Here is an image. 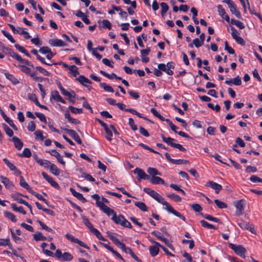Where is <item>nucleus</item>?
<instances>
[{"label":"nucleus","mask_w":262,"mask_h":262,"mask_svg":"<svg viewBox=\"0 0 262 262\" xmlns=\"http://www.w3.org/2000/svg\"><path fill=\"white\" fill-rule=\"evenodd\" d=\"M27 128L29 131H31V132L34 131L36 128V125H35L34 121H31L30 122H29V123L28 124Z\"/></svg>","instance_id":"64"},{"label":"nucleus","mask_w":262,"mask_h":262,"mask_svg":"<svg viewBox=\"0 0 262 262\" xmlns=\"http://www.w3.org/2000/svg\"><path fill=\"white\" fill-rule=\"evenodd\" d=\"M34 135L36 140L40 139L41 141H43L46 138V137L43 136V132L40 130H36L34 132Z\"/></svg>","instance_id":"38"},{"label":"nucleus","mask_w":262,"mask_h":262,"mask_svg":"<svg viewBox=\"0 0 262 262\" xmlns=\"http://www.w3.org/2000/svg\"><path fill=\"white\" fill-rule=\"evenodd\" d=\"M11 207L13 209V211L20 212L24 215L26 214V211L24 209L23 207L21 206L17 207L16 204L12 203L11 205Z\"/></svg>","instance_id":"27"},{"label":"nucleus","mask_w":262,"mask_h":262,"mask_svg":"<svg viewBox=\"0 0 262 262\" xmlns=\"http://www.w3.org/2000/svg\"><path fill=\"white\" fill-rule=\"evenodd\" d=\"M162 8L161 15L163 16L169 9V7L165 3L162 2L160 4Z\"/></svg>","instance_id":"44"},{"label":"nucleus","mask_w":262,"mask_h":262,"mask_svg":"<svg viewBox=\"0 0 262 262\" xmlns=\"http://www.w3.org/2000/svg\"><path fill=\"white\" fill-rule=\"evenodd\" d=\"M244 200H241L235 203V206L236 208L235 214L237 216H240L243 213L244 210Z\"/></svg>","instance_id":"9"},{"label":"nucleus","mask_w":262,"mask_h":262,"mask_svg":"<svg viewBox=\"0 0 262 262\" xmlns=\"http://www.w3.org/2000/svg\"><path fill=\"white\" fill-rule=\"evenodd\" d=\"M34 239L36 241H45L47 239V237L44 236L40 232H37L33 235Z\"/></svg>","instance_id":"33"},{"label":"nucleus","mask_w":262,"mask_h":262,"mask_svg":"<svg viewBox=\"0 0 262 262\" xmlns=\"http://www.w3.org/2000/svg\"><path fill=\"white\" fill-rule=\"evenodd\" d=\"M3 161L5 162V163L7 165V166L9 168V169L14 171L15 170H16V166L12 163H11L7 159L4 158L3 159Z\"/></svg>","instance_id":"39"},{"label":"nucleus","mask_w":262,"mask_h":262,"mask_svg":"<svg viewBox=\"0 0 262 262\" xmlns=\"http://www.w3.org/2000/svg\"><path fill=\"white\" fill-rule=\"evenodd\" d=\"M57 102H60L62 103H66V101L62 99L59 93L57 91H52L51 93V97Z\"/></svg>","instance_id":"16"},{"label":"nucleus","mask_w":262,"mask_h":262,"mask_svg":"<svg viewBox=\"0 0 262 262\" xmlns=\"http://www.w3.org/2000/svg\"><path fill=\"white\" fill-rule=\"evenodd\" d=\"M163 141L169 145H170L171 147H173V145L175 144V143L173 141L175 140L171 137H165L164 135H162L161 136Z\"/></svg>","instance_id":"29"},{"label":"nucleus","mask_w":262,"mask_h":262,"mask_svg":"<svg viewBox=\"0 0 262 262\" xmlns=\"http://www.w3.org/2000/svg\"><path fill=\"white\" fill-rule=\"evenodd\" d=\"M2 32L3 34V35L8 38L12 43H14L15 42V39L13 38L12 35L8 33V32L5 31V30H2Z\"/></svg>","instance_id":"55"},{"label":"nucleus","mask_w":262,"mask_h":262,"mask_svg":"<svg viewBox=\"0 0 262 262\" xmlns=\"http://www.w3.org/2000/svg\"><path fill=\"white\" fill-rule=\"evenodd\" d=\"M230 8V10L231 12L235 15V16L238 18H241L242 16L241 13L239 11H238L236 9V6L233 2L232 5L231 4L229 6H228Z\"/></svg>","instance_id":"17"},{"label":"nucleus","mask_w":262,"mask_h":262,"mask_svg":"<svg viewBox=\"0 0 262 262\" xmlns=\"http://www.w3.org/2000/svg\"><path fill=\"white\" fill-rule=\"evenodd\" d=\"M37 222L38 223V224L40 225V226L42 227V228L43 229H44L48 232H53V230L51 228L48 227L46 225H45L43 222H42L40 220H38Z\"/></svg>","instance_id":"58"},{"label":"nucleus","mask_w":262,"mask_h":262,"mask_svg":"<svg viewBox=\"0 0 262 262\" xmlns=\"http://www.w3.org/2000/svg\"><path fill=\"white\" fill-rule=\"evenodd\" d=\"M66 237L68 240L70 241L71 242L78 244L79 245H80V246H81L85 249H90L89 247L85 243H84L83 242L80 241L78 238L74 237V236H73L72 235H71L69 233H67L66 234Z\"/></svg>","instance_id":"6"},{"label":"nucleus","mask_w":262,"mask_h":262,"mask_svg":"<svg viewBox=\"0 0 262 262\" xmlns=\"http://www.w3.org/2000/svg\"><path fill=\"white\" fill-rule=\"evenodd\" d=\"M128 93L129 94V95L135 99H137L140 97L139 93L137 92L129 90L128 91Z\"/></svg>","instance_id":"63"},{"label":"nucleus","mask_w":262,"mask_h":262,"mask_svg":"<svg viewBox=\"0 0 262 262\" xmlns=\"http://www.w3.org/2000/svg\"><path fill=\"white\" fill-rule=\"evenodd\" d=\"M68 108L74 114H81L82 113L83 110L82 108H77L72 106H69Z\"/></svg>","instance_id":"56"},{"label":"nucleus","mask_w":262,"mask_h":262,"mask_svg":"<svg viewBox=\"0 0 262 262\" xmlns=\"http://www.w3.org/2000/svg\"><path fill=\"white\" fill-rule=\"evenodd\" d=\"M28 98L30 100L33 101L36 105L38 103L39 101H38L37 97L35 94H29L28 95Z\"/></svg>","instance_id":"61"},{"label":"nucleus","mask_w":262,"mask_h":262,"mask_svg":"<svg viewBox=\"0 0 262 262\" xmlns=\"http://www.w3.org/2000/svg\"><path fill=\"white\" fill-rule=\"evenodd\" d=\"M35 114L39 119V120L41 122H42L45 123H47L46 118L43 114L40 113L36 112L35 113Z\"/></svg>","instance_id":"59"},{"label":"nucleus","mask_w":262,"mask_h":262,"mask_svg":"<svg viewBox=\"0 0 262 262\" xmlns=\"http://www.w3.org/2000/svg\"><path fill=\"white\" fill-rule=\"evenodd\" d=\"M200 223H201L202 226L204 228H208V229H216V228L214 225L209 224L208 223H207L206 221H205L204 220H201L200 221Z\"/></svg>","instance_id":"45"},{"label":"nucleus","mask_w":262,"mask_h":262,"mask_svg":"<svg viewBox=\"0 0 262 262\" xmlns=\"http://www.w3.org/2000/svg\"><path fill=\"white\" fill-rule=\"evenodd\" d=\"M69 70L70 71V73L72 74L73 76L75 77H76L77 75H78L79 74L78 71V68L75 65L70 66L69 67Z\"/></svg>","instance_id":"32"},{"label":"nucleus","mask_w":262,"mask_h":262,"mask_svg":"<svg viewBox=\"0 0 262 262\" xmlns=\"http://www.w3.org/2000/svg\"><path fill=\"white\" fill-rule=\"evenodd\" d=\"M50 45L54 47H64L67 46V43L59 39H51L49 40Z\"/></svg>","instance_id":"11"},{"label":"nucleus","mask_w":262,"mask_h":262,"mask_svg":"<svg viewBox=\"0 0 262 262\" xmlns=\"http://www.w3.org/2000/svg\"><path fill=\"white\" fill-rule=\"evenodd\" d=\"M30 192L33 195L35 196L38 199L43 201L46 204L48 205V201L46 199L43 198V196L40 194L36 193V192H34V191H33L32 190L30 191Z\"/></svg>","instance_id":"52"},{"label":"nucleus","mask_w":262,"mask_h":262,"mask_svg":"<svg viewBox=\"0 0 262 262\" xmlns=\"http://www.w3.org/2000/svg\"><path fill=\"white\" fill-rule=\"evenodd\" d=\"M214 203L216 204V205L219 207V208L223 209V208H226L227 207V205L226 203H225L223 202H222L217 199H215L214 200Z\"/></svg>","instance_id":"50"},{"label":"nucleus","mask_w":262,"mask_h":262,"mask_svg":"<svg viewBox=\"0 0 262 262\" xmlns=\"http://www.w3.org/2000/svg\"><path fill=\"white\" fill-rule=\"evenodd\" d=\"M159 246L157 245L151 246L149 248L150 254L151 256L155 257L157 255L159 252Z\"/></svg>","instance_id":"22"},{"label":"nucleus","mask_w":262,"mask_h":262,"mask_svg":"<svg viewBox=\"0 0 262 262\" xmlns=\"http://www.w3.org/2000/svg\"><path fill=\"white\" fill-rule=\"evenodd\" d=\"M231 30H232V37L235 40L236 42L242 46H244L245 45V41L242 37L238 36L239 33L237 30L232 27L231 28Z\"/></svg>","instance_id":"5"},{"label":"nucleus","mask_w":262,"mask_h":262,"mask_svg":"<svg viewBox=\"0 0 262 262\" xmlns=\"http://www.w3.org/2000/svg\"><path fill=\"white\" fill-rule=\"evenodd\" d=\"M119 248L122 249L125 253H129L130 255L134 252L130 248L126 247L125 245L123 243H122Z\"/></svg>","instance_id":"42"},{"label":"nucleus","mask_w":262,"mask_h":262,"mask_svg":"<svg viewBox=\"0 0 262 262\" xmlns=\"http://www.w3.org/2000/svg\"><path fill=\"white\" fill-rule=\"evenodd\" d=\"M133 172L135 174L137 175V179L139 181H140L142 179L148 180L149 179V176L146 174L143 170L139 168H136Z\"/></svg>","instance_id":"4"},{"label":"nucleus","mask_w":262,"mask_h":262,"mask_svg":"<svg viewBox=\"0 0 262 262\" xmlns=\"http://www.w3.org/2000/svg\"><path fill=\"white\" fill-rule=\"evenodd\" d=\"M25 30L26 29L18 27V30L16 32V33L20 35H24V37L26 39H29L31 37V36L29 35V33L27 32Z\"/></svg>","instance_id":"26"},{"label":"nucleus","mask_w":262,"mask_h":262,"mask_svg":"<svg viewBox=\"0 0 262 262\" xmlns=\"http://www.w3.org/2000/svg\"><path fill=\"white\" fill-rule=\"evenodd\" d=\"M230 23L232 25H235L236 26H237L238 28H239L241 29H243L245 28L244 24L242 22H241L239 20H235L234 19H231Z\"/></svg>","instance_id":"36"},{"label":"nucleus","mask_w":262,"mask_h":262,"mask_svg":"<svg viewBox=\"0 0 262 262\" xmlns=\"http://www.w3.org/2000/svg\"><path fill=\"white\" fill-rule=\"evenodd\" d=\"M4 215H5V217L11 220V221L12 222L16 223L17 222V220L15 217V215L14 214H13L12 213H11L10 212H8V211H5Z\"/></svg>","instance_id":"35"},{"label":"nucleus","mask_w":262,"mask_h":262,"mask_svg":"<svg viewBox=\"0 0 262 262\" xmlns=\"http://www.w3.org/2000/svg\"><path fill=\"white\" fill-rule=\"evenodd\" d=\"M12 141L13 142L14 146L18 150H20L23 146V143L22 141L17 137L14 136L11 139Z\"/></svg>","instance_id":"18"},{"label":"nucleus","mask_w":262,"mask_h":262,"mask_svg":"<svg viewBox=\"0 0 262 262\" xmlns=\"http://www.w3.org/2000/svg\"><path fill=\"white\" fill-rule=\"evenodd\" d=\"M19 185H20L21 187L26 189L30 192L32 190L31 187L28 184V183L25 181V180L23 176H20Z\"/></svg>","instance_id":"24"},{"label":"nucleus","mask_w":262,"mask_h":262,"mask_svg":"<svg viewBox=\"0 0 262 262\" xmlns=\"http://www.w3.org/2000/svg\"><path fill=\"white\" fill-rule=\"evenodd\" d=\"M108 237L114 242V243L118 247L122 244L121 242L114 235V233H111L110 231L106 232Z\"/></svg>","instance_id":"21"},{"label":"nucleus","mask_w":262,"mask_h":262,"mask_svg":"<svg viewBox=\"0 0 262 262\" xmlns=\"http://www.w3.org/2000/svg\"><path fill=\"white\" fill-rule=\"evenodd\" d=\"M70 191L72 194L76 198H77L80 201H82L83 203H86L87 200L83 196L82 194L79 192L76 191L73 188H70Z\"/></svg>","instance_id":"19"},{"label":"nucleus","mask_w":262,"mask_h":262,"mask_svg":"<svg viewBox=\"0 0 262 262\" xmlns=\"http://www.w3.org/2000/svg\"><path fill=\"white\" fill-rule=\"evenodd\" d=\"M19 156L21 157L30 158L31 156V151L29 148H24L23 153L19 154Z\"/></svg>","instance_id":"41"},{"label":"nucleus","mask_w":262,"mask_h":262,"mask_svg":"<svg viewBox=\"0 0 262 262\" xmlns=\"http://www.w3.org/2000/svg\"><path fill=\"white\" fill-rule=\"evenodd\" d=\"M105 133L107 135L106 136V138L110 141H111L112 139V137L113 136V134L112 131L108 128V126L106 127V128H104Z\"/></svg>","instance_id":"57"},{"label":"nucleus","mask_w":262,"mask_h":262,"mask_svg":"<svg viewBox=\"0 0 262 262\" xmlns=\"http://www.w3.org/2000/svg\"><path fill=\"white\" fill-rule=\"evenodd\" d=\"M163 141L169 145H170L171 147H173V145L175 144V143L173 141L175 140L171 137H165L164 135H162L161 136Z\"/></svg>","instance_id":"30"},{"label":"nucleus","mask_w":262,"mask_h":262,"mask_svg":"<svg viewBox=\"0 0 262 262\" xmlns=\"http://www.w3.org/2000/svg\"><path fill=\"white\" fill-rule=\"evenodd\" d=\"M229 247L234 251V252L242 258H245V253L246 249L242 245H236L232 243L229 244Z\"/></svg>","instance_id":"3"},{"label":"nucleus","mask_w":262,"mask_h":262,"mask_svg":"<svg viewBox=\"0 0 262 262\" xmlns=\"http://www.w3.org/2000/svg\"><path fill=\"white\" fill-rule=\"evenodd\" d=\"M201 214L203 217H204L205 219H206L209 221L217 222V223L220 222V219L214 217L210 215L203 214Z\"/></svg>","instance_id":"46"},{"label":"nucleus","mask_w":262,"mask_h":262,"mask_svg":"<svg viewBox=\"0 0 262 262\" xmlns=\"http://www.w3.org/2000/svg\"><path fill=\"white\" fill-rule=\"evenodd\" d=\"M38 164L45 168H48L49 167L51 162L47 160L41 159L40 160H38Z\"/></svg>","instance_id":"48"},{"label":"nucleus","mask_w":262,"mask_h":262,"mask_svg":"<svg viewBox=\"0 0 262 262\" xmlns=\"http://www.w3.org/2000/svg\"><path fill=\"white\" fill-rule=\"evenodd\" d=\"M49 168L50 171L55 176H58L60 174V170L58 168V167L54 164L51 163Z\"/></svg>","instance_id":"25"},{"label":"nucleus","mask_w":262,"mask_h":262,"mask_svg":"<svg viewBox=\"0 0 262 262\" xmlns=\"http://www.w3.org/2000/svg\"><path fill=\"white\" fill-rule=\"evenodd\" d=\"M11 196L13 199H14V200L17 201L18 203L21 204H27V202L23 200L22 198L18 197L15 194H12Z\"/></svg>","instance_id":"49"},{"label":"nucleus","mask_w":262,"mask_h":262,"mask_svg":"<svg viewBox=\"0 0 262 262\" xmlns=\"http://www.w3.org/2000/svg\"><path fill=\"white\" fill-rule=\"evenodd\" d=\"M18 67L23 72L25 73L26 74H28L30 76V74L32 73L31 72V69L26 67L25 65H18Z\"/></svg>","instance_id":"37"},{"label":"nucleus","mask_w":262,"mask_h":262,"mask_svg":"<svg viewBox=\"0 0 262 262\" xmlns=\"http://www.w3.org/2000/svg\"><path fill=\"white\" fill-rule=\"evenodd\" d=\"M64 130L69 134L77 143L82 144V141L77 133L73 129L65 128Z\"/></svg>","instance_id":"7"},{"label":"nucleus","mask_w":262,"mask_h":262,"mask_svg":"<svg viewBox=\"0 0 262 262\" xmlns=\"http://www.w3.org/2000/svg\"><path fill=\"white\" fill-rule=\"evenodd\" d=\"M135 205L138 207L142 211H146L147 210L145 204L142 202H136Z\"/></svg>","instance_id":"34"},{"label":"nucleus","mask_w":262,"mask_h":262,"mask_svg":"<svg viewBox=\"0 0 262 262\" xmlns=\"http://www.w3.org/2000/svg\"><path fill=\"white\" fill-rule=\"evenodd\" d=\"M41 175L53 187L55 188H58V184L53 180V179L48 176L46 172H42Z\"/></svg>","instance_id":"13"},{"label":"nucleus","mask_w":262,"mask_h":262,"mask_svg":"<svg viewBox=\"0 0 262 262\" xmlns=\"http://www.w3.org/2000/svg\"><path fill=\"white\" fill-rule=\"evenodd\" d=\"M100 86L103 88L105 91L109 92H114V90L112 86L109 85H107L105 83H100Z\"/></svg>","instance_id":"47"},{"label":"nucleus","mask_w":262,"mask_h":262,"mask_svg":"<svg viewBox=\"0 0 262 262\" xmlns=\"http://www.w3.org/2000/svg\"><path fill=\"white\" fill-rule=\"evenodd\" d=\"M206 186L211 187L215 190V193H219L222 189V186L220 184L211 181H208L206 184Z\"/></svg>","instance_id":"10"},{"label":"nucleus","mask_w":262,"mask_h":262,"mask_svg":"<svg viewBox=\"0 0 262 262\" xmlns=\"http://www.w3.org/2000/svg\"><path fill=\"white\" fill-rule=\"evenodd\" d=\"M3 126L6 134L9 137H12L13 135V130L6 124H3Z\"/></svg>","instance_id":"43"},{"label":"nucleus","mask_w":262,"mask_h":262,"mask_svg":"<svg viewBox=\"0 0 262 262\" xmlns=\"http://www.w3.org/2000/svg\"><path fill=\"white\" fill-rule=\"evenodd\" d=\"M167 196L173 199L174 201L177 202H179L181 201V198L179 195L175 193L167 194Z\"/></svg>","instance_id":"53"},{"label":"nucleus","mask_w":262,"mask_h":262,"mask_svg":"<svg viewBox=\"0 0 262 262\" xmlns=\"http://www.w3.org/2000/svg\"><path fill=\"white\" fill-rule=\"evenodd\" d=\"M0 180H1V182L3 184H4V185H5V187L7 189H8L10 190L13 189V188L14 187V185L13 183L11 181H10L8 178H7V177H5L4 176H0Z\"/></svg>","instance_id":"8"},{"label":"nucleus","mask_w":262,"mask_h":262,"mask_svg":"<svg viewBox=\"0 0 262 262\" xmlns=\"http://www.w3.org/2000/svg\"><path fill=\"white\" fill-rule=\"evenodd\" d=\"M217 11L223 18L225 19L228 23L230 22L229 16L226 14L225 9L221 5L217 6Z\"/></svg>","instance_id":"15"},{"label":"nucleus","mask_w":262,"mask_h":262,"mask_svg":"<svg viewBox=\"0 0 262 262\" xmlns=\"http://www.w3.org/2000/svg\"><path fill=\"white\" fill-rule=\"evenodd\" d=\"M152 234L157 237L159 239L162 241L164 243H166L168 239L163 236V235L159 231H154L152 232Z\"/></svg>","instance_id":"28"},{"label":"nucleus","mask_w":262,"mask_h":262,"mask_svg":"<svg viewBox=\"0 0 262 262\" xmlns=\"http://www.w3.org/2000/svg\"><path fill=\"white\" fill-rule=\"evenodd\" d=\"M5 75H6V77L8 79L11 80V82L14 84H17L19 82L18 80L15 77H14L12 75L9 74V73H6Z\"/></svg>","instance_id":"54"},{"label":"nucleus","mask_w":262,"mask_h":262,"mask_svg":"<svg viewBox=\"0 0 262 262\" xmlns=\"http://www.w3.org/2000/svg\"><path fill=\"white\" fill-rule=\"evenodd\" d=\"M63 260L66 261H70L73 259V256L69 252H64L62 254Z\"/></svg>","instance_id":"60"},{"label":"nucleus","mask_w":262,"mask_h":262,"mask_svg":"<svg viewBox=\"0 0 262 262\" xmlns=\"http://www.w3.org/2000/svg\"><path fill=\"white\" fill-rule=\"evenodd\" d=\"M80 171H81L82 173V177L84 178L86 180L88 181H91V182H94L95 181V179L92 177V176H91L89 174L86 173L84 172H83L82 171V169H80Z\"/></svg>","instance_id":"51"},{"label":"nucleus","mask_w":262,"mask_h":262,"mask_svg":"<svg viewBox=\"0 0 262 262\" xmlns=\"http://www.w3.org/2000/svg\"><path fill=\"white\" fill-rule=\"evenodd\" d=\"M35 69L45 76L50 75V73L48 71L40 67H36Z\"/></svg>","instance_id":"62"},{"label":"nucleus","mask_w":262,"mask_h":262,"mask_svg":"<svg viewBox=\"0 0 262 262\" xmlns=\"http://www.w3.org/2000/svg\"><path fill=\"white\" fill-rule=\"evenodd\" d=\"M0 111H1V115H2V117H3V118L4 119V120L10 125V126H11L12 127V128L14 130H18L17 127L14 124L13 121L11 119H10L7 116V115L5 114V113L2 110L0 109Z\"/></svg>","instance_id":"14"},{"label":"nucleus","mask_w":262,"mask_h":262,"mask_svg":"<svg viewBox=\"0 0 262 262\" xmlns=\"http://www.w3.org/2000/svg\"><path fill=\"white\" fill-rule=\"evenodd\" d=\"M76 80L78 81L83 86L89 88V86L85 83H91V81L86 77L83 75H80L78 78H76Z\"/></svg>","instance_id":"20"},{"label":"nucleus","mask_w":262,"mask_h":262,"mask_svg":"<svg viewBox=\"0 0 262 262\" xmlns=\"http://www.w3.org/2000/svg\"><path fill=\"white\" fill-rule=\"evenodd\" d=\"M148 180L152 184H163L166 186V184L165 183L164 180L157 176L149 177Z\"/></svg>","instance_id":"12"},{"label":"nucleus","mask_w":262,"mask_h":262,"mask_svg":"<svg viewBox=\"0 0 262 262\" xmlns=\"http://www.w3.org/2000/svg\"><path fill=\"white\" fill-rule=\"evenodd\" d=\"M102 211L104 213H106L108 216L113 215V216H114L116 215V213H115L114 210L113 209L110 208V207H107V206L105 208V209H104L102 210Z\"/></svg>","instance_id":"40"},{"label":"nucleus","mask_w":262,"mask_h":262,"mask_svg":"<svg viewBox=\"0 0 262 262\" xmlns=\"http://www.w3.org/2000/svg\"><path fill=\"white\" fill-rule=\"evenodd\" d=\"M143 191L156 200L159 203L162 204V205L165 206V209L169 213H171L181 219L184 222L186 221L185 217L183 216L180 213L177 211L174 210L169 204L167 202H166L164 198H163L160 194L158 192H156L154 190H152L148 188H144L143 189Z\"/></svg>","instance_id":"1"},{"label":"nucleus","mask_w":262,"mask_h":262,"mask_svg":"<svg viewBox=\"0 0 262 262\" xmlns=\"http://www.w3.org/2000/svg\"><path fill=\"white\" fill-rule=\"evenodd\" d=\"M112 220L116 224L120 225L121 226L128 228H132V226L130 223L125 219L124 216L122 214L119 215H116L112 216Z\"/></svg>","instance_id":"2"},{"label":"nucleus","mask_w":262,"mask_h":262,"mask_svg":"<svg viewBox=\"0 0 262 262\" xmlns=\"http://www.w3.org/2000/svg\"><path fill=\"white\" fill-rule=\"evenodd\" d=\"M163 141L169 145H170L171 147H173V145L175 144V143L173 141L175 140L171 137H165L164 135H162L161 136Z\"/></svg>","instance_id":"31"},{"label":"nucleus","mask_w":262,"mask_h":262,"mask_svg":"<svg viewBox=\"0 0 262 262\" xmlns=\"http://www.w3.org/2000/svg\"><path fill=\"white\" fill-rule=\"evenodd\" d=\"M147 173L151 176V177H155L158 175L161 176L162 174L156 168L152 167H148L147 170Z\"/></svg>","instance_id":"23"}]
</instances>
